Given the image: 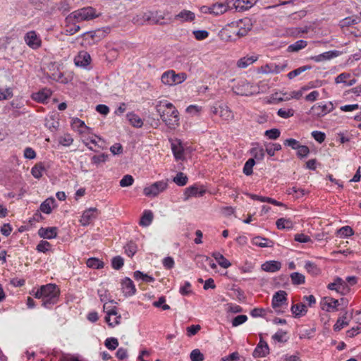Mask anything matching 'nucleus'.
I'll use <instances>...</instances> for the list:
<instances>
[{
  "label": "nucleus",
  "instance_id": "nucleus-1",
  "mask_svg": "<svg viewBox=\"0 0 361 361\" xmlns=\"http://www.w3.org/2000/svg\"><path fill=\"white\" fill-rule=\"evenodd\" d=\"M155 109L169 128L174 130L179 126V112L172 103L166 100L158 101Z\"/></svg>",
  "mask_w": 361,
  "mask_h": 361
},
{
  "label": "nucleus",
  "instance_id": "nucleus-2",
  "mask_svg": "<svg viewBox=\"0 0 361 361\" xmlns=\"http://www.w3.org/2000/svg\"><path fill=\"white\" fill-rule=\"evenodd\" d=\"M33 295L42 300V306L51 309L59 300L60 289L56 284L48 283L37 288Z\"/></svg>",
  "mask_w": 361,
  "mask_h": 361
},
{
  "label": "nucleus",
  "instance_id": "nucleus-3",
  "mask_svg": "<svg viewBox=\"0 0 361 361\" xmlns=\"http://www.w3.org/2000/svg\"><path fill=\"white\" fill-rule=\"evenodd\" d=\"M97 16L95 10L92 7H85L81 9H78L72 12L68 16L66 17V20L67 23H71L74 20L76 22H80L83 20H90Z\"/></svg>",
  "mask_w": 361,
  "mask_h": 361
},
{
  "label": "nucleus",
  "instance_id": "nucleus-4",
  "mask_svg": "<svg viewBox=\"0 0 361 361\" xmlns=\"http://www.w3.org/2000/svg\"><path fill=\"white\" fill-rule=\"evenodd\" d=\"M235 94L241 96H251L259 92V87L247 80H241L233 87Z\"/></svg>",
  "mask_w": 361,
  "mask_h": 361
},
{
  "label": "nucleus",
  "instance_id": "nucleus-5",
  "mask_svg": "<svg viewBox=\"0 0 361 361\" xmlns=\"http://www.w3.org/2000/svg\"><path fill=\"white\" fill-rule=\"evenodd\" d=\"M186 78L187 75L185 73H176L174 71L169 70L162 74L161 80L163 84L172 86L182 83Z\"/></svg>",
  "mask_w": 361,
  "mask_h": 361
},
{
  "label": "nucleus",
  "instance_id": "nucleus-6",
  "mask_svg": "<svg viewBox=\"0 0 361 361\" xmlns=\"http://www.w3.org/2000/svg\"><path fill=\"white\" fill-rule=\"evenodd\" d=\"M167 186L168 183L166 180L157 181L152 185L145 187L143 192L147 197H154L164 191L167 188Z\"/></svg>",
  "mask_w": 361,
  "mask_h": 361
},
{
  "label": "nucleus",
  "instance_id": "nucleus-7",
  "mask_svg": "<svg viewBox=\"0 0 361 361\" xmlns=\"http://www.w3.org/2000/svg\"><path fill=\"white\" fill-rule=\"evenodd\" d=\"M104 310L106 313L105 321L109 326L114 327L121 323V316L117 312L116 307H109L107 304L104 305Z\"/></svg>",
  "mask_w": 361,
  "mask_h": 361
},
{
  "label": "nucleus",
  "instance_id": "nucleus-8",
  "mask_svg": "<svg viewBox=\"0 0 361 361\" xmlns=\"http://www.w3.org/2000/svg\"><path fill=\"white\" fill-rule=\"evenodd\" d=\"M334 109V105L331 102L329 103H317L311 108V113L312 115L317 117H322L326 115L328 113L332 111Z\"/></svg>",
  "mask_w": 361,
  "mask_h": 361
},
{
  "label": "nucleus",
  "instance_id": "nucleus-9",
  "mask_svg": "<svg viewBox=\"0 0 361 361\" xmlns=\"http://www.w3.org/2000/svg\"><path fill=\"white\" fill-rule=\"evenodd\" d=\"M327 288L331 290H335L343 295L347 294L350 290L347 283L340 277H337L333 283H329Z\"/></svg>",
  "mask_w": 361,
  "mask_h": 361
},
{
  "label": "nucleus",
  "instance_id": "nucleus-10",
  "mask_svg": "<svg viewBox=\"0 0 361 361\" xmlns=\"http://www.w3.org/2000/svg\"><path fill=\"white\" fill-rule=\"evenodd\" d=\"M287 301V293L284 290H279L274 293L272 298L271 306L277 313L283 312L279 308L286 304Z\"/></svg>",
  "mask_w": 361,
  "mask_h": 361
},
{
  "label": "nucleus",
  "instance_id": "nucleus-11",
  "mask_svg": "<svg viewBox=\"0 0 361 361\" xmlns=\"http://www.w3.org/2000/svg\"><path fill=\"white\" fill-rule=\"evenodd\" d=\"M26 44L32 49H37L41 47L40 37L34 30L27 32L24 37Z\"/></svg>",
  "mask_w": 361,
  "mask_h": 361
},
{
  "label": "nucleus",
  "instance_id": "nucleus-12",
  "mask_svg": "<svg viewBox=\"0 0 361 361\" xmlns=\"http://www.w3.org/2000/svg\"><path fill=\"white\" fill-rule=\"evenodd\" d=\"M321 308L326 312H336L340 305L338 300L331 297H324L320 302Z\"/></svg>",
  "mask_w": 361,
  "mask_h": 361
},
{
  "label": "nucleus",
  "instance_id": "nucleus-13",
  "mask_svg": "<svg viewBox=\"0 0 361 361\" xmlns=\"http://www.w3.org/2000/svg\"><path fill=\"white\" fill-rule=\"evenodd\" d=\"M97 209L94 207H91L83 212L80 222L81 225L86 226H88L94 219L97 218Z\"/></svg>",
  "mask_w": 361,
  "mask_h": 361
},
{
  "label": "nucleus",
  "instance_id": "nucleus-14",
  "mask_svg": "<svg viewBox=\"0 0 361 361\" xmlns=\"http://www.w3.org/2000/svg\"><path fill=\"white\" fill-rule=\"evenodd\" d=\"M121 289L126 297L132 296L136 292V288L133 281L128 277H126L122 280Z\"/></svg>",
  "mask_w": 361,
  "mask_h": 361
},
{
  "label": "nucleus",
  "instance_id": "nucleus-15",
  "mask_svg": "<svg viewBox=\"0 0 361 361\" xmlns=\"http://www.w3.org/2000/svg\"><path fill=\"white\" fill-rule=\"evenodd\" d=\"M269 353V347L267 343L263 339H260L253 352V356L255 357H264Z\"/></svg>",
  "mask_w": 361,
  "mask_h": 361
},
{
  "label": "nucleus",
  "instance_id": "nucleus-16",
  "mask_svg": "<svg viewBox=\"0 0 361 361\" xmlns=\"http://www.w3.org/2000/svg\"><path fill=\"white\" fill-rule=\"evenodd\" d=\"M206 192L205 189H204L202 186L198 187L196 185H192L187 188L185 190V200H188L191 197H202Z\"/></svg>",
  "mask_w": 361,
  "mask_h": 361
},
{
  "label": "nucleus",
  "instance_id": "nucleus-17",
  "mask_svg": "<svg viewBox=\"0 0 361 361\" xmlns=\"http://www.w3.org/2000/svg\"><path fill=\"white\" fill-rule=\"evenodd\" d=\"M339 56V51L336 50H331L319 55H316L314 56H311L310 59L314 61V62L319 63L322 61H329L334 58Z\"/></svg>",
  "mask_w": 361,
  "mask_h": 361
},
{
  "label": "nucleus",
  "instance_id": "nucleus-18",
  "mask_svg": "<svg viewBox=\"0 0 361 361\" xmlns=\"http://www.w3.org/2000/svg\"><path fill=\"white\" fill-rule=\"evenodd\" d=\"M91 56L87 51H80L75 57L74 62L75 66L80 67H86L90 63Z\"/></svg>",
  "mask_w": 361,
  "mask_h": 361
},
{
  "label": "nucleus",
  "instance_id": "nucleus-19",
  "mask_svg": "<svg viewBox=\"0 0 361 361\" xmlns=\"http://www.w3.org/2000/svg\"><path fill=\"white\" fill-rule=\"evenodd\" d=\"M238 27H239V30L237 32V35L243 37L245 36L252 29V24L250 19L246 18L239 20L238 23Z\"/></svg>",
  "mask_w": 361,
  "mask_h": 361
},
{
  "label": "nucleus",
  "instance_id": "nucleus-20",
  "mask_svg": "<svg viewBox=\"0 0 361 361\" xmlns=\"http://www.w3.org/2000/svg\"><path fill=\"white\" fill-rule=\"evenodd\" d=\"M195 19V14L188 10L183 9L174 16V20L180 23L192 22Z\"/></svg>",
  "mask_w": 361,
  "mask_h": 361
},
{
  "label": "nucleus",
  "instance_id": "nucleus-21",
  "mask_svg": "<svg viewBox=\"0 0 361 361\" xmlns=\"http://www.w3.org/2000/svg\"><path fill=\"white\" fill-rule=\"evenodd\" d=\"M257 1V0H235L233 6L236 11L242 12L252 8Z\"/></svg>",
  "mask_w": 361,
  "mask_h": 361
},
{
  "label": "nucleus",
  "instance_id": "nucleus-22",
  "mask_svg": "<svg viewBox=\"0 0 361 361\" xmlns=\"http://www.w3.org/2000/svg\"><path fill=\"white\" fill-rule=\"evenodd\" d=\"M71 126L73 130H77L81 135L87 134L90 130V128L85 125V122L78 118H73Z\"/></svg>",
  "mask_w": 361,
  "mask_h": 361
},
{
  "label": "nucleus",
  "instance_id": "nucleus-23",
  "mask_svg": "<svg viewBox=\"0 0 361 361\" xmlns=\"http://www.w3.org/2000/svg\"><path fill=\"white\" fill-rule=\"evenodd\" d=\"M51 95V91L44 88L32 94V99L37 102L44 103Z\"/></svg>",
  "mask_w": 361,
  "mask_h": 361
},
{
  "label": "nucleus",
  "instance_id": "nucleus-24",
  "mask_svg": "<svg viewBox=\"0 0 361 361\" xmlns=\"http://www.w3.org/2000/svg\"><path fill=\"white\" fill-rule=\"evenodd\" d=\"M38 234L42 238H55L57 235V228L56 227L41 228L38 231Z\"/></svg>",
  "mask_w": 361,
  "mask_h": 361
},
{
  "label": "nucleus",
  "instance_id": "nucleus-25",
  "mask_svg": "<svg viewBox=\"0 0 361 361\" xmlns=\"http://www.w3.org/2000/svg\"><path fill=\"white\" fill-rule=\"evenodd\" d=\"M281 268V264L280 262L271 260L267 261L262 264V269L267 272H276Z\"/></svg>",
  "mask_w": 361,
  "mask_h": 361
},
{
  "label": "nucleus",
  "instance_id": "nucleus-26",
  "mask_svg": "<svg viewBox=\"0 0 361 361\" xmlns=\"http://www.w3.org/2000/svg\"><path fill=\"white\" fill-rule=\"evenodd\" d=\"M258 59V56L252 55V56H246L240 58L237 61V66L240 68H245L248 66L254 63Z\"/></svg>",
  "mask_w": 361,
  "mask_h": 361
},
{
  "label": "nucleus",
  "instance_id": "nucleus-27",
  "mask_svg": "<svg viewBox=\"0 0 361 361\" xmlns=\"http://www.w3.org/2000/svg\"><path fill=\"white\" fill-rule=\"evenodd\" d=\"M253 245L260 247H271L274 245L272 240L261 236L254 237L252 240Z\"/></svg>",
  "mask_w": 361,
  "mask_h": 361
},
{
  "label": "nucleus",
  "instance_id": "nucleus-28",
  "mask_svg": "<svg viewBox=\"0 0 361 361\" xmlns=\"http://www.w3.org/2000/svg\"><path fill=\"white\" fill-rule=\"evenodd\" d=\"M212 14L219 16L224 13L228 10V4L223 2H217L212 6Z\"/></svg>",
  "mask_w": 361,
  "mask_h": 361
},
{
  "label": "nucleus",
  "instance_id": "nucleus-29",
  "mask_svg": "<svg viewBox=\"0 0 361 361\" xmlns=\"http://www.w3.org/2000/svg\"><path fill=\"white\" fill-rule=\"evenodd\" d=\"M212 256L215 259L219 265L224 269L231 267V262L220 252H214Z\"/></svg>",
  "mask_w": 361,
  "mask_h": 361
},
{
  "label": "nucleus",
  "instance_id": "nucleus-30",
  "mask_svg": "<svg viewBox=\"0 0 361 361\" xmlns=\"http://www.w3.org/2000/svg\"><path fill=\"white\" fill-rule=\"evenodd\" d=\"M130 123L135 128H141L143 126V121L134 112H130L126 115Z\"/></svg>",
  "mask_w": 361,
  "mask_h": 361
},
{
  "label": "nucleus",
  "instance_id": "nucleus-31",
  "mask_svg": "<svg viewBox=\"0 0 361 361\" xmlns=\"http://www.w3.org/2000/svg\"><path fill=\"white\" fill-rule=\"evenodd\" d=\"M153 220V214L150 210H145L139 222L140 226L143 227L149 226Z\"/></svg>",
  "mask_w": 361,
  "mask_h": 361
},
{
  "label": "nucleus",
  "instance_id": "nucleus-32",
  "mask_svg": "<svg viewBox=\"0 0 361 361\" xmlns=\"http://www.w3.org/2000/svg\"><path fill=\"white\" fill-rule=\"evenodd\" d=\"M250 154L253 156V159L257 161L263 160L265 155L264 149L259 144H256V146L250 149Z\"/></svg>",
  "mask_w": 361,
  "mask_h": 361
},
{
  "label": "nucleus",
  "instance_id": "nucleus-33",
  "mask_svg": "<svg viewBox=\"0 0 361 361\" xmlns=\"http://www.w3.org/2000/svg\"><path fill=\"white\" fill-rule=\"evenodd\" d=\"M276 225L278 229H288L290 230L293 228V223L289 219L280 218L276 222Z\"/></svg>",
  "mask_w": 361,
  "mask_h": 361
},
{
  "label": "nucleus",
  "instance_id": "nucleus-34",
  "mask_svg": "<svg viewBox=\"0 0 361 361\" xmlns=\"http://www.w3.org/2000/svg\"><path fill=\"white\" fill-rule=\"evenodd\" d=\"M291 311L295 317H300L305 314L307 312V308L303 303H298L292 305Z\"/></svg>",
  "mask_w": 361,
  "mask_h": 361
},
{
  "label": "nucleus",
  "instance_id": "nucleus-35",
  "mask_svg": "<svg viewBox=\"0 0 361 361\" xmlns=\"http://www.w3.org/2000/svg\"><path fill=\"white\" fill-rule=\"evenodd\" d=\"M86 264L89 268L95 269H102L104 266V264L102 261L95 257L89 258L86 262Z\"/></svg>",
  "mask_w": 361,
  "mask_h": 361
},
{
  "label": "nucleus",
  "instance_id": "nucleus-36",
  "mask_svg": "<svg viewBox=\"0 0 361 361\" xmlns=\"http://www.w3.org/2000/svg\"><path fill=\"white\" fill-rule=\"evenodd\" d=\"M305 269L306 271L312 276H317L321 273L320 269L316 264L310 261L305 262Z\"/></svg>",
  "mask_w": 361,
  "mask_h": 361
},
{
  "label": "nucleus",
  "instance_id": "nucleus-37",
  "mask_svg": "<svg viewBox=\"0 0 361 361\" xmlns=\"http://www.w3.org/2000/svg\"><path fill=\"white\" fill-rule=\"evenodd\" d=\"M307 45V42L303 39L296 41L295 43L290 44L288 47V51L295 52L304 49Z\"/></svg>",
  "mask_w": 361,
  "mask_h": 361
},
{
  "label": "nucleus",
  "instance_id": "nucleus-38",
  "mask_svg": "<svg viewBox=\"0 0 361 361\" xmlns=\"http://www.w3.org/2000/svg\"><path fill=\"white\" fill-rule=\"evenodd\" d=\"M45 171V167L42 163L36 164L31 169V173L35 178H40L44 171Z\"/></svg>",
  "mask_w": 361,
  "mask_h": 361
},
{
  "label": "nucleus",
  "instance_id": "nucleus-39",
  "mask_svg": "<svg viewBox=\"0 0 361 361\" xmlns=\"http://www.w3.org/2000/svg\"><path fill=\"white\" fill-rule=\"evenodd\" d=\"M133 277L137 281L141 280L147 283H152L155 280L154 277L144 274L140 271H135L133 274Z\"/></svg>",
  "mask_w": 361,
  "mask_h": 361
},
{
  "label": "nucleus",
  "instance_id": "nucleus-40",
  "mask_svg": "<svg viewBox=\"0 0 361 361\" xmlns=\"http://www.w3.org/2000/svg\"><path fill=\"white\" fill-rule=\"evenodd\" d=\"M347 319V312H345L342 317H339L336 324L334 325V330L335 331H339L344 326H346L349 324L348 322L346 321Z\"/></svg>",
  "mask_w": 361,
  "mask_h": 361
},
{
  "label": "nucleus",
  "instance_id": "nucleus-41",
  "mask_svg": "<svg viewBox=\"0 0 361 361\" xmlns=\"http://www.w3.org/2000/svg\"><path fill=\"white\" fill-rule=\"evenodd\" d=\"M360 23V18L357 16L347 17L340 21L339 25L341 27H348L351 25Z\"/></svg>",
  "mask_w": 361,
  "mask_h": 361
},
{
  "label": "nucleus",
  "instance_id": "nucleus-42",
  "mask_svg": "<svg viewBox=\"0 0 361 361\" xmlns=\"http://www.w3.org/2000/svg\"><path fill=\"white\" fill-rule=\"evenodd\" d=\"M219 116L226 121H229L233 118L232 111L227 106H219Z\"/></svg>",
  "mask_w": 361,
  "mask_h": 361
},
{
  "label": "nucleus",
  "instance_id": "nucleus-43",
  "mask_svg": "<svg viewBox=\"0 0 361 361\" xmlns=\"http://www.w3.org/2000/svg\"><path fill=\"white\" fill-rule=\"evenodd\" d=\"M171 149L176 159L178 160L183 159V148L180 143L178 145L172 143Z\"/></svg>",
  "mask_w": 361,
  "mask_h": 361
},
{
  "label": "nucleus",
  "instance_id": "nucleus-44",
  "mask_svg": "<svg viewBox=\"0 0 361 361\" xmlns=\"http://www.w3.org/2000/svg\"><path fill=\"white\" fill-rule=\"evenodd\" d=\"M54 203V199L48 198L44 201L40 205V210L47 214L51 212V204Z\"/></svg>",
  "mask_w": 361,
  "mask_h": 361
},
{
  "label": "nucleus",
  "instance_id": "nucleus-45",
  "mask_svg": "<svg viewBox=\"0 0 361 361\" xmlns=\"http://www.w3.org/2000/svg\"><path fill=\"white\" fill-rule=\"evenodd\" d=\"M292 283L294 285H301L305 283V277L303 274L298 272H293L290 274Z\"/></svg>",
  "mask_w": 361,
  "mask_h": 361
},
{
  "label": "nucleus",
  "instance_id": "nucleus-46",
  "mask_svg": "<svg viewBox=\"0 0 361 361\" xmlns=\"http://www.w3.org/2000/svg\"><path fill=\"white\" fill-rule=\"evenodd\" d=\"M124 249L126 254L128 257H132L137 252V246L135 243L130 241L126 244V245L124 247Z\"/></svg>",
  "mask_w": 361,
  "mask_h": 361
},
{
  "label": "nucleus",
  "instance_id": "nucleus-47",
  "mask_svg": "<svg viewBox=\"0 0 361 361\" xmlns=\"http://www.w3.org/2000/svg\"><path fill=\"white\" fill-rule=\"evenodd\" d=\"M173 182L179 186H184L188 183V177L182 172H179L173 178Z\"/></svg>",
  "mask_w": 361,
  "mask_h": 361
},
{
  "label": "nucleus",
  "instance_id": "nucleus-48",
  "mask_svg": "<svg viewBox=\"0 0 361 361\" xmlns=\"http://www.w3.org/2000/svg\"><path fill=\"white\" fill-rule=\"evenodd\" d=\"M255 164V161L253 158L249 159L245 164L243 166V173L247 175L250 176L252 174L253 170L252 168Z\"/></svg>",
  "mask_w": 361,
  "mask_h": 361
},
{
  "label": "nucleus",
  "instance_id": "nucleus-49",
  "mask_svg": "<svg viewBox=\"0 0 361 361\" xmlns=\"http://www.w3.org/2000/svg\"><path fill=\"white\" fill-rule=\"evenodd\" d=\"M73 139L70 134H64L59 138V144L65 147H69L73 144Z\"/></svg>",
  "mask_w": 361,
  "mask_h": 361
},
{
  "label": "nucleus",
  "instance_id": "nucleus-50",
  "mask_svg": "<svg viewBox=\"0 0 361 361\" xmlns=\"http://www.w3.org/2000/svg\"><path fill=\"white\" fill-rule=\"evenodd\" d=\"M309 69H310V66H301V67H299L298 68H296V69L289 72L288 73L287 76L290 80H291V79H293L294 78H295L296 76L299 75L304 71L309 70Z\"/></svg>",
  "mask_w": 361,
  "mask_h": 361
},
{
  "label": "nucleus",
  "instance_id": "nucleus-51",
  "mask_svg": "<svg viewBox=\"0 0 361 361\" xmlns=\"http://www.w3.org/2000/svg\"><path fill=\"white\" fill-rule=\"evenodd\" d=\"M104 344L109 350H114L118 346V341L117 338L111 337L106 339Z\"/></svg>",
  "mask_w": 361,
  "mask_h": 361
},
{
  "label": "nucleus",
  "instance_id": "nucleus-52",
  "mask_svg": "<svg viewBox=\"0 0 361 361\" xmlns=\"http://www.w3.org/2000/svg\"><path fill=\"white\" fill-rule=\"evenodd\" d=\"M277 115L283 118H288L294 115V110L292 109H279Z\"/></svg>",
  "mask_w": 361,
  "mask_h": 361
},
{
  "label": "nucleus",
  "instance_id": "nucleus-53",
  "mask_svg": "<svg viewBox=\"0 0 361 361\" xmlns=\"http://www.w3.org/2000/svg\"><path fill=\"white\" fill-rule=\"evenodd\" d=\"M338 234L343 238L350 237L353 235L354 232L353 228L349 226H345L341 227L338 231Z\"/></svg>",
  "mask_w": 361,
  "mask_h": 361
},
{
  "label": "nucleus",
  "instance_id": "nucleus-54",
  "mask_svg": "<svg viewBox=\"0 0 361 361\" xmlns=\"http://www.w3.org/2000/svg\"><path fill=\"white\" fill-rule=\"evenodd\" d=\"M265 136L271 140H276L280 137L281 132L277 128L267 130L264 133Z\"/></svg>",
  "mask_w": 361,
  "mask_h": 361
},
{
  "label": "nucleus",
  "instance_id": "nucleus-55",
  "mask_svg": "<svg viewBox=\"0 0 361 361\" xmlns=\"http://www.w3.org/2000/svg\"><path fill=\"white\" fill-rule=\"evenodd\" d=\"M286 334V331L279 329L272 336V339L279 343L286 342L287 341L285 338Z\"/></svg>",
  "mask_w": 361,
  "mask_h": 361
},
{
  "label": "nucleus",
  "instance_id": "nucleus-56",
  "mask_svg": "<svg viewBox=\"0 0 361 361\" xmlns=\"http://www.w3.org/2000/svg\"><path fill=\"white\" fill-rule=\"evenodd\" d=\"M51 244L46 240H41L37 245L36 250L39 252H47L51 248Z\"/></svg>",
  "mask_w": 361,
  "mask_h": 361
},
{
  "label": "nucleus",
  "instance_id": "nucleus-57",
  "mask_svg": "<svg viewBox=\"0 0 361 361\" xmlns=\"http://www.w3.org/2000/svg\"><path fill=\"white\" fill-rule=\"evenodd\" d=\"M134 178L131 175H125L120 180V186L128 187L133 184Z\"/></svg>",
  "mask_w": 361,
  "mask_h": 361
},
{
  "label": "nucleus",
  "instance_id": "nucleus-58",
  "mask_svg": "<svg viewBox=\"0 0 361 361\" xmlns=\"http://www.w3.org/2000/svg\"><path fill=\"white\" fill-rule=\"evenodd\" d=\"M283 145L287 147H290L293 149H296L299 148L301 145L300 142L293 138H288L284 140Z\"/></svg>",
  "mask_w": 361,
  "mask_h": 361
},
{
  "label": "nucleus",
  "instance_id": "nucleus-59",
  "mask_svg": "<svg viewBox=\"0 0 361 361\" xmlns=\"http://www.w3.org/2000/svg\"><path fill=\"white\" fill-rule=\"evenodd\" d=\"M192 361H203L204 355L200 352L199 349H195L192 350L190 355Z\"/></svg>",
  "mask_w": 361,
  "mask_h": 361
},
{
  "label": "nucleus",
  "instance_id": "nucleus-60",
  "mask_svg": "<svg viewBox=\"0 0 361 361\" xmlns=\"http://www.w3.org/2000/svg\"><path fill=\"white\" fill-rule=\"evenodd\" d=\"M123 259L120 256H116L112 259L111 265L114 269L119 270L123 266Z\"/></svg>",
  "mask_w": 361,
  "mask_h": 361
},
{
  "label": "nucleus",
  "instance_id": "nucleus-61",
  "mask_svg": "<svg viewBox=\"0 0 361 361\" xmlns=\"http://www.w3.org/2000/svg\"><path fill=\"white\" fill-rule=\"evenodd\" d=\"M309 154H310V149L306 145H301L297 150V156L300 159L307 157Z\"/></svg>",
  "mask_w": 361,
  "mask_h": 361
},
{
  "label": "nucleus",
  "instance_id": "nucleus-62",
  "mask_svg": "<svg viewBox=\"0 0 361 361\" xmlns=\"http://www.w3.org/2000/svg\"><path fill=\"white\" fill-rule=\"evenodd\" d=\"M192 34L197 40L205 39L209 36V32L204 30H195L192 32Z\"/></svg>",
  "mask_w": 361,
  "mask_h": 361
},
{
  "label": "nucleus",
  "instance_id": "nucleus-63",
  "mask_svg": "<svg viewBox=\"0 0 361 361\" xmlns=\"http://www.w3.org/2000/svg\"><path fill=\"white\" fill-rule=\"evenodd\" d=\"M311 135L312 137L319 143H322L326 138L325 133L322 131L314 130L312 132Z\"/></svg>",
  "mask_w": 361,
  "mask_h": 361
},
{
  "label": "nucleus",
  "instance_id": "nucleus-64",
  "mask_svg": "<svg viewBox=\"0 0 361 361\" xmlns=\"http://www.w3.org/2000/svg\"><path fill=\"white\" fill-rule=\"evenodd\" d=\"M247 320V317L244 314L238 315L233 318L232 320L233 326H238L240 324H243Z\"/></svg>",
  "mask_w": 361,
  "mask_h": 361
}]
</instances>
